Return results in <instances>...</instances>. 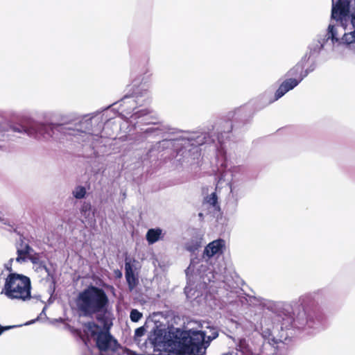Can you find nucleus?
<instances>
[{
	"mask_svg": "<svg viewBox=\"0 0 355 355\" xmlns=\"http://www.w3.org/2000/svg\"><path fill=\"white\" fill-rule=\"evenodd\" d=\"M82 214L86 218H91L92 219V217L94 216L93 213L91 210V206L89 205H85L83 206L81 209Z\"/></svg>",
	"mask_w": 355,
	"mask_h": 355,
	"instance_id": "5701e85b",
	"label": "nucleus"
},
{
	"mask_svg": "<svg viewBox=\"0 0 355 355\" xmlns=\"http://www.w3.org/2000/svg\"><path fill=\"white\" fill-rule=\"evenodd\" d=\"M15 261L13 258L10 259L8 263H5L4 268H0V282L1 280H4V282H6L7 277L10 275L13 274L14 272H12V262Z\"/></svg>",
	"mask_w": 355,
	"mask_h": 355,
	"instance_id": "a211bd4d",
	"label": "nucleus"
},
{
	"mask_svg": "<svg viewBox=\"0 0 355 355\" xmlns=\"http://www.w3.org/2000/svg\"><path fill=\"white\" fill-rule=\"evenodd\" d=\"M230 193H232V198L238 201L240 198V196L239 195V189H236L235 187H230Z\"/></svg>",
	"mask_w": 355,
	"mask_h": 355,
	"instance_id": "a878e982",
	"label": "nucleus"
},
{
	"mask_svg": "<svg viewBox=\"0 0 355 355\" xmlns=\"http://www.w3.org/2000/svg\"><path fill=\"white\" fill-rule=\"evenodd\" d=\"M228 325L230 327H235L236 329L238 328L239 324L234 320H230L228 321Z\"/></svg>",
	"mask_w": 355,
	"mask_h": 355,
	"instance_id": "bb28decb",
	"label": "nucleus"
},
{
	"mask_svg": "<svg viewBox=\"0 0 355 355\" xmlns=\"http://www.w3.org/2000/svg\"><path fill=\"white\" fill-rule=\"evenodd\" d=\"M187 289H188V288H187V287H186V288H184V292H185L186 293H187Z\"/></svg>",
	"mask_w": 355,
	"mask_h": 355,
	"instance_id": "473e14b6",
	"label": "nucleus"
},
{
	"mask_svg": "<svg viewBox=\"0 0 355 355\" xmlns=\"http://www.w3.org/2000/svg\"><path fill=\"white\" fill-rule=\"evenodd\" d=\"M146 329L144 327H140L137 328L135 331L134 336V343L138 346V347L141 349V345L143 343H141V337L145 335Z\"/></svg>",
	"mask_w": 355,
	"mask_h": 355,
	"instance_id": "6ab92c4d",
	"label": "nucleus"
},
{
	"mask_svg": "<svg viewBox=\"0 0 355 355\" xmlns=\"http://www.w3.org/2000/svg\"><path fill=\"white\" fill-rule=\"evenodd\" d=\"M224 248V240L220 239L213 241L205 247L202 258L207 261L211 257L220 256L223 254Z\"/></svg>",
	"mask_w": 355,
	"mask_h": 355,
	"instance_id": "9b49d317",
	"label": "nucleus"
},
{
	"mask_svg": "<svg viewBox=\"0 0 355 355\" xmlns=\"http://www.w3.org/2000/svg\"><path fill=\"white\" fill-rule=\"evenodd\" d=\"M300 69V67L299 66H295L293 69H292L291 71H290V73L291 75H293L295 74V73L297 72V71Z\"/></svg>",
	"mask_w": 355,
	"mask_h": 355,
	"instance_id": "cd10ccee",
	"label": "nucleus"
},
{
	"mask_svg": "<svg viewBox=\"0 0 355 355\" xmlns=\"http://www.w3.org/2000/svg\"><path fill=\"white\" fill-rule=\"evenodd\" d=\"M31 283L29 277L18 274H10L4 282L1 294L12 300L23 302L31 298Z\"/></svg>",
	"mask_w": 355,
	"mask_h": 355,
	"instance_id": "423d86ee",
	"label": "nucleus"
},
{
	"mask_svg": "<svg viewBox=\"0 0 355 355\" xmlns=\"http://www.w3.org/2000/svg\"><path fill=\"white\" fill-rule=\"evenodd\" d=\"M322 44L321 42V35H318L316 40H314L309 46V58L316 56L322 51Z\"/></svg>",
	"mask_w": 355,
	"mask_h": 355,
	"instance_id": "f3484780",
	"label": "nucleus"
},
{
	"mask_svg": "<svg viewBox=\"0 0 355 355\" xmlns=\"http://www.w3.org/2000/svg\"><path fill=\"white\" fill-rule=\"evenodd\" d=\"M128 122L133 125L135 128H139L141 133L145 137L151 135H158L161 130L158 127L150 126L146 128H142L141 125L155 124L149 116V111L147 110H140L135 112L129 118Z\"/></svg>",
	"mask_w": 355,
	"mask_h": 355,
	"instance_id": "0eeeda50",
	"label": "nucleus"
},
{
	"mask_svg": "<svg viewBox=\"0 0 355 355\" xmlns=\"http://www.w3.org/2000/svg\"><path fill=\"white\" fill-rule=\"evenodd\" d=\"M287 320L288 324H293L297 328H302L308 323L306 313L302 309H299L297 313L294 312L289 314Z\"/></svg>",
	"mask_w": 355,
	"mask_h": 355,
	"instance_id": "ddd939ff",
	"label": "nucleus"
},
{
	"mask_svg": "<svg viewBox=\"0 0 355 355\" xmlns=\"http://www.w3.org/2000/svg\"><path fill=\"white\" fill-rule=\"evenodd\" d=\"M184 333L180 329L167 330L162 326H156L148 340H145L141 345L142 354L139 355H153L152 352H159V355H186Z\"/></svg>",
	"mask_w": 355,
	"mask_h": 355,
	"instance_id": "f257e3e1",
	"label": "nucleus"
},
{
	"mask_svg": "<svg viewBox=\"0 0 355 355\" xmlns=\"http://www.w3.org/2000/svg\"><path fill=\"white\" fill-rule=\"evenodd\" d=\"M200 246V241L198 240H193L191 242L188 243L186 245V248L189 252H194Z\"/></svg>",
	"mask_w": 355,
	"mask_h": 355,
	"instance_id": "4be33fe9",
	"label": "nucleus"
},
{
	"mask_svg": "<svg viewBox=\"0 0 355 355\" xmlns=\"http://www.w3.org/2000/svg\"><path fill=\"white\" fill-rule=\"evenodd\" d=\"M175 143V141L172 140H164L163 141L160 142V144H173Z\"/></svg>",
	"mask_w": 355,
	"mask_h": 355,
	"instance_id": "c756f323",
	"label": "nucleus"
},
{
	"mask_svg": "<svg viewBox=\"0 0 355 355\" xmlns=\"http://www.w3.org/2000/svg\"><path fill=\"white\" fill-rule=\"evenodd\" d=\"M0 328H5V327H1V326L0 325Z\"/></svg>",
	"mask_w": 355,
	"mask_h": 355,
	"instance_id": "f704fd0d",
	"label": "nucleus"
},
{
	"mask_svg": "<svg viewBox=\"0 0 355 355\" xmlns=\"http://www.w3.org/2000/svg\"><path fill=\"white\" fill-rule=\"evenodd\" d=\"M207 202L212 206H215L217 204V196L215 193H211L209 196L207 197Z\"/></svg>",
	"mask_w": 355,
	"mask_h": 355,
	"instance_id": "393cba45",
	"label": "nucleus"
},
{
	"mask_svg": "<svg viewBox=\"0 0 355 355\" xmlns=\"http://www.w3.org/2000/svg\"><path fill=\"white\" fill-rule=\"evenodd\" d=\"M75 302L80 315L87 318L95 316L100 321H103L109 306V298L105 291L92 285L80 291Z\"/></svg>",
	"mask_w": 355,
	"mask_h": 355,
	"instance_id": "7ed1b4c3",
	"label": "nucleus"
},
{
	"mask_svg": "<svg viewBox=\"0 0 355 355\" xmlns=\"http://www.w3.org/2000/svg\"><path fill=\"white\" fill-rule=\"evenodd\" d=\"M37 319H36L37 320ZM35 322V320H31V321H28L27 322L25 323V325H29V324H31L33 323H34Z\"/></svg>",
	"mask_w": 355,
	"mask_h": 355,
	"instance_id": "2f4dec72",
	"label": "nucleus"
},
{
	"mask_svg": "<svg viewBox=\"0 0 355 355\" xmlns=\"http://www.w3.org/2000/svg\"><path fill=\"white\" fill-rule=\"evenodd\" d=\"M17 257L15 259L17 263H22L26 262L27 259H29L34 266L44 261L41 259V254L34 252L33 249L28 244L24 246L21 245L20 248H17Z\"/></svg>",
	"mask_w": 355,
	"mask_h": 355,
	"instance_id": "1a4fd4ad",
	"label": "nucleus"
},
{
	"mask_svg": "<svg viewBox=\"0 0 355 355\" xmlns=\"http://www.w3.org/2000/svg\"><path fill=\"white\" fill-rule=\"evenodd\" d=\"M33 268L35 272L39 273L40 275H46L47 277L51 275V272L45 265L44 261L42 262L40 264L34 266Z\"/></svg>",
	"mask_w": 355,
	"mask_h": 355,
	"instance_id": "aec40b11",
	"label": "nucleus"
},
{
	"mask_svg": "<svg viewBox=\"0 0 355 355\" xmlns=\"http://www.w3.org/2000/svg\"><path fill=\"white\" fill-rule=\"evenodd\" d=\"M351 8L355 9V0H351Z\"/></svg>",
	"mask_w": 355,
	"mask_h": 355,
	"instance_id": "7c9ffc66",
	"label": "nucleus"
},
{
	"mask_svg": "<svg viewBox=\"0 0 355 355\" xmlns=\"http://www.w3.org/2000/svg\"><path fill=\"white\" fill-rule=\"evenodd\" d=\"M125 276L128 284L130 291H132L138 284V278L135 275L133 270L129 263H125Z\"/></svg>",
	"mask_w": 355,
	"mask_h": 355,
	"instance_id": "2eb2a0df",
	"label": "nucleus"
},
{
	"mask_svg": "<svg viewBox=\"0 0 355 355\" xmlns=\"http://www.w3.org/2000/svg\"><path fill=\"white\" fill-rule=\"evenodd\" d=\"M351 1L332 4L331 17L338 24L339 31L344 33L340 37V44L355 51V9L351 8Z\"/></svg>",
	"mask_w": 355,
	"mask_h": 355,
	"instance_id": "20e7f679",
	"label": "nucleus"
},
{
	"mask_svg": "<svg viewBox=\"0 0 355 355\" xmlns=\"http://www.w3.org/2000/svg\"><path fill=\"white\" fill-rule=\"evenodd\" d=\"M164 234L160 228H152L147 231L146 239L149 245H152L163 239Z\"/></svg>",
	"mask_w": 355,
	"mask_h": 355,
	"instance_id": "dca6fc26",
	"label": "nucleus"
},
{
	"mask_svg": "<svg viewBox=\"0 0 355 355\" xmlns=\"http://www.w3.org/2000/svg\"><path fill=\"white\" fill-rule=\"evenodd\" d=\"M202 216V214L200 213V214H199V216H200V217H201Z\"/></svg>",
	"mask_w": 355,
	"mask_h": 355,
	"instance_id": "72a5a7b5",
	"label": "nucleus"
},
{
	"mask_svg": "<svg viewBox=\"0 0 355 355\" xmlns=\"http://www.w3.org/2000/svg\"><path fill=\"white\" fill-rule=\"evenodd\" d=\"M191 146H198L209 143V136L205 132L193 133L185 138Z\"/></svg>",
	"mask_w": 355,
	"mask_h": 355,
	"instance_id": "4468645a",
	"label": "nucleus"
},
{
	"mask_svg": "<svg viewBox=\"0 0 355 355\" xmlns=\"http://www.w3.org/2000/svg\"><path fill=\"white\" fill-rule=\"evenodd\" d=\"M302 79L303 77H301L299 80L295 78H288L284 80L276 91L274 101L278 100L286 93L295 88L302 80Z\"/></svg>",
	"mask_w": 355,
	"mask_h": 355,
	"instance_id": "f8f14e48",
	"label": "nucleus"
},
{
	"mask_svg": "<svg viewBox=\"0 0 355 355\" xmlns=\"http://www.w3.org/2000/svg\"><path fill=\"white\" fill-rule=\"evenodd\" d=\"M93 120L88 119L78 123H70L67 124H49L36 121L32 119L25 120L22 123L12 124L10 125V130L15 132L24 133L28 136H34L37 134L44 135L47 133L48 129L56 130L64 135L77 136L81 133L85 134L87 138L98 137L97 131L92 129Z\"/></svg>",
	"mask_w": 355,
	"mask_h": 355,
	"instance_id": "f03ea898",
	"label": "nucleus"
},
{
	"mask_svg": "<svg viewBox=\"0 0 355 355\" xmlns=\"http://www.w3.org/2000/svg\"><path fill=\"white\" fill-rule=\"evenodd\" d=\"M148 99V94L145 91L141 96L137 94L131 96H125L121 100V105L125 107L123 111H126L128 114L130 111L135 110L137 105H141Z\"/></svg>",
	"mask_w": 355,
	"mask_h": 355,
	"instance_id": "9d476101",
	"label": "nucleus"
},
{
	"mask_svg": "<svg viewBox=\"0 0 355 355\" xmlns=\"http://www.w3.org/2000/svg\"><path fill=\"white\" fill-rule=\"evenodd\" d=\"M142 316H143L142 313H140L137 309H132L130 311V318L132 322H138L142 318Z\"/></svg>",
	"mask_w": 355,
	"mask_h": 355,
	"instance_id": "b1692460",
	"label": "nucleus"
},
{
	"mask_svg": "<svg viewBox=\"0 0 355 355\" xmlns=\"http://www.w3.org/2000/svg\"><path fill=\"white\" fill-rule=\"evenodd\" d=\"M183 335L186 355H205L211 341L218 336V330L214 326L207 325L200 330L184 331Z\"/></svg>",
	"mask_w": 355,
	"mask_h": 355,
	"instance_id": "39448f33",
	"label": "nucleus"
},
{
	"mask_svg": "<svg viewBox=\"0 0 355 355\" xmlns=\"http://www.w3.org/2000/svg\"><path fill=\"white\" fill-rule=\"evenodd\" d=\"M339 26L334 24H329L327 32L321 35V42L322 44V51L327 55L334 52L336 44L340 45V38L339 37Z\"/></svg>",
	"mask_w": 355,
	"mask_h": 355,
	"instance_id": "6e6552de",
	"label": "nucleus"
},
{
	"mask_svg": "<svg viewBox=\"0 0 355 355\" xmlns=\"http://www.w3.org/2000/svg\"><path fill=\"white\" fill-rule=\"evenodd\" d=\"M86 194V189L84 187L78 186L76 187L73 191V196L77 199H82Z\"/></svg>",
	"mask_w": 355,
	"mask_h": 355,
	"instance_id": "412c9836",
	"label": "nucleus"
},
{
	"mask_svg": "<svg viewBox=\"0 0 355 355\" xmlns=\"http://www.w3.org/2000/svg\"><path fill=\"white\" fill-rule=\"evenodd\" d=\"M349 1H351V0H341L340 3H347ZM336 3H340V0H332V4H334Z\"/></svg>",
	"mask_w": 355,
	"mask_h": 355,
	"instance_id": "c85d7f7f",
	"label": "nucleus"
}]
</instances>
